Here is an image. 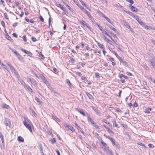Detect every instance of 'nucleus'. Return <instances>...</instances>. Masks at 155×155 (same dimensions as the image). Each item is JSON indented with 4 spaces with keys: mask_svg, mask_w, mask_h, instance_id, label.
I'll return each mask as SVG.
<instances>
[{
    "mask_svg": "<svg viewBox=\"0 0 155 155\" xmlns=\"http://www.w3.org/2000/svg\"><path fill=\"white\" fill-rule=\"evenodd\" d=\"M24 120H23V123L24 124L31 132H32L31 127L32 126V125L31 124V121L28 118L24 117Z\"/></svg>",
    "mask_w": 155,
    "mask_h": 155,
    "instance_id": "f257e3e1",
    "label": "nucleus"
},
{
    "mask_svg": "<svg viewBox=\"0 0 155 155\" xmlns=\"http://www.w3.org/2000/svg\"><path fill=\"white\" fill-rule=\"evenodd\" d=\"M87 119L88 121L90 122L91 124H92L93 126L95 127L96 129H99V127L98 125L96 124L95 122H94L93 119H92L90 115L89 114H87Z\"/></svg>",
    "mask_w": 155,
    "mask_h": 155,
    "instance_id": "f03ea898",
    "label": "nucleus"
},
{
    "mask_svg": "<svg viewBox=\"0 0 155 155\" xmlns=\"http://www.w3.org/2000/svg\"><path fill=\"white\" fill-rule=\"evenodd\" d=\"M100 146L104 151L106 150L108 148H109L108 145L104 142L103 140H101V144H100Z\"/></svg>",
    "mask_w": 155,
    "mask_h": 155,
    "instance_id": "7ed1b4c3",
    "label": "nucleus"
},
{
    "mask_svg": "<svg viewBox=\"0 0 155 155\" xmlns=\"http://www.w3.org/2000/svg\"><path fill=\"white\" fill-rule=\"evenodd\" d=\"M109 140L111 142L112 145L116 147V148L119 149V144L117 143H116L115 140L112 138H109Z\"/></svg>",
    "mask_w": 155,
    "mask_h": 155,
    "instance_id": "20e7f679",
    "label": "nucleus"
},
{
    "mask_svg": "<svg viewBox=\"0 0 155 155\" xmlns=\"http://www.w3.org/2000/svg\"><path fill=\"white\" fill-rule=\"evenodd\" d=\"M40 77L41 80L43 81V82L46 84L47 86H50V84L49 82L47 81L46 79L44 76L42 75Z\"/></svg>",
    "mask_w": 155,
    "mask_h": 155,
    "instance_id": "39448f33",
    "label": "nucleus"
},
{
    "mask_svg": "<svg viewBox=\"0 0 155 155\" xmlns=\"http://www.w3.org/2000/svg\"><path fill=\"white\" fill-rule=\"evenodd\" d=\"M118 59L119 61L121 62L126 67L128 66V64L127 62L124 60H123L122 58H121L120 57H119Z\"/></svg>",
    "mask_w": 155,
    "mask_h": 155,
    "instance_id": "423d86ee",
    "label": "nucleus"
},
{
    "mask_svg": "<svg viewBox=\"0 0 155 155\" xmlns=\"http://www.w3.org/2000/svg\"><path fill=\"white\" fill-rule=\"evenodd\" d=\"M77 110L83 116H86L87 117V114H88V113L84 111L83 110L81 109V110H79L78 109H77Z\"/></svg>",
    "mask_w": 155,
    "mask_h": 155,
    "instance_id": "0eeeda50",
    "label": "nucleus"
},
{
    "mask_svg": "<svg viewBox=\"0 0 155 155\" xmlns=\"http://www.w3.org/2000/svg\"><path fill=\"white\" fill-rule=\"evenodd\" d=\"M28 81L31 83L33 84L34 86H35L37 84L35 82V81L32 78H29L28 79Z\"/></svg>",
    "mask_w": 155,
    "mask_h": 155,
    "instance_id": "6e6552de",
    "label": "nucleus"
},
{
    "mask_svg": "<svg viewBox=\"0 0 155 155\" xmlns=\"http://www.w3.org/2000/svg\"><path fill=\"white\" fill-rule=\"evenodd\" d=\"M20 50L24 52L25 54L28 55L29 56H31L32 55V53L31 52L28 51L27 50L24 49L23 48L20 49Z\"/></svg>",
    "mask_w": 155,
    "mask_h": 155,
    "instance_id": "1a4fd4ad",
    "label": "nucleus"
},
{
    "mask_svg": "<svg viewBox=\"0 0 155 155\" xmlns=\"http://www.w3.org/2000/svg\"><path fill=\"white\" fill-rule=\"evenodd\" d=\"M107 155H113V153L111 150L108 148L104 151Z\"/></svg>",
    "mask_w": 155,
    "mask_h": 155,
    "instance_id": "9d476101",
    "label": "nucleus"
},
{
    "mask_svg": "<svg viewBox=\"0 0 155 155\" xmlns=\"http://www.w3.org/2000/svg\"><path fill=\"white\" fill-rule=\"evenodd\" d=\"M123 24L127 28H128L131 31V29L130 28V25H129V23L128 22H126L123 21Z\"/></svg>",
    "mask_w": 155,
    "mask_h": 155,
    "instance_id": "9b49d317",
    "label": "nucleus"
},
{
    "mask_svg": "<svg viewBox=\"0 0 155 155\" xmlns=\"http://www.w3.org/2000/svg\"><path fill=\"white\" fill-rule=\"evenodd\" d=\"M129 7L132 11L134 12H137L138 10L134 6L131 5L129 6Z\"/></svg>",
    "mask_w": 155,
    "mask_h": 155,
    "instance_id": "f8f14e48",
    "label": "nucleus"
},
{
    "mask_svg": "<svg viewBox=\"0 0 155 155\" xmlns=\"http://www.w3.org/2000/svg\"><path fill=\"white\" fill-rule=\"evenodd\" d=\"M103 15V17L107 21H108L111 24H113V22L112 20H111L110 18H109L107 17L106 16L104 15Z\"/></svg>",
    "mask_w": 155,
    "mask_h": 155,
    "instance_id": "ddd939ff",
    "label": "nucleus"
},
{
    "mask_svg": "<svg viewBox=\"0 0 155 155\" xmlns=\"http://www.w3.org/2000/svg\"><path fill=\"white\" fill-rule=\"evenodd\" d=\"M66 127H67L68 130L71 131L72 132L74 131L75 130L73 127L67 124H66Z\"/></svg>",
    "mask_w": 155,
    "mask_h": 155,
    "instance_id": "4468645a",
    "label": "nucleus"
},
{
    "mask_svg": "<svg viewBox=\"0 0 155 155\" xmlns=\"http://www.w3.org/2000/svg\"><path fill=\"white\" fill-rule=\"evenodd\" d=\"M56 5L58 6V7H60L64 11H66V9L63 7H62L61 4H56Z\"/></svg>",
    "mask_w": 155,
    "mask_h": 155,
    "instance_id": "2eb2a0df",
    "label": "nucleus"
},
{
    "mask_svg": "<svg viewBox=\"0 0 155 155\" xmlns=\"http://www.w3.org/2000/svg\"><path fill=\"white\" fill-rule=\"evenodd\" d=\"M88 18L92 22V23H95V22L94 18L91 15H90L89 16H88Z\"/></svg>",
    "mask_w": 155,
    "mask_h": 155,
    "instance_id": "dca6fc26",
    "label": "nucleus"
},
{
    "mask_svg": "<svg viewBox=\"0 0 155 155\" xmlns=\"http://www.w3.org/2000/svg\"><path fill=\"white\" fill-rule=\"evenodd\" d=\"M2 107L3 108H6L7 109H9L10 108L9 105L5 104H3L2 105Z\"/></svg>",
    "mask_w": 155,
    "mask_h": 155,
    "instance_id": "f3484780",
    "label": "nucleus"
},
{
    "mask_svg": "<svg viewBox=\"0 0 155 155\" xmlns=\"http://www.w3.org/2000/svg\"><path fill=\"white\" fill-rule=\"evenodd\" d=\"M152 109L150 108H148L147 109H145L144 112L145 113H147V114H149L150 113V111H151Z\"/></svg>",
    "mask_w": 155,
    "mask_h": 155,
    "instance_id": "a211bd4d",
    "label": "nucleus"
},
{
    "mask_svg": "<svg viewBox=\"0 0 155 155\" xmlns=\"http://www.w3.org/2000/svg\"><path fill=\"white\" fill-rule=\"evenodd\" d=\"M39 149L42 154H44L43 152V149L41 144H39Z\"/></svg>",
    "mask_w": 155,
    "mask_h": 155,
    "instance_id": "6ab92c4d",
    "label": "nucleus"
},
{
    "mask_svg": "<svg viewBox=\"0 0 155 155\" xmlns=\"http://www.w3.org/2000/svg\"><path fill=\"white\" fill-rule=\"evenodd\" d=\"M7 65L10 68L11 71H13L15 70L13 67L10 64H9L8 63H7Z\"/></svg>",
    "mask_w": 155,
    "mask_h": 155,
    "instance_id": "aec40b11",
    "label": "nucleus"
},
{
    "mask_svg": "<svg viewBox=\"0 0 155 155\" xmlns=\"http://www.w3.org/2000/svg\"><path fill=\"white\" fill-rule=\"evenodd\" d=\"M11 124V122L9 120H6L5 122V125L6 126H9Z\"/></svg>",
    "mask_w": 155,
    "mask_h": 155,
    "instance_id": "412c9836",
    "label": "nucleus"
},
{
    "mask_svg": "<svg viewBox=\"0 0 155 155\" xmlns=\"http://www.w3.org/2000/svg\"><path fill=\"white\" fill-rule=\"evenodd\" d=\"M18 141L21 142H23L24 141L23 138L21 136H19L18 137Z\"/></svg>",
    "mask_w": 155,
    "mask_h": 155,
    "instance_id": "4be33fe9",
    "label": "nucleus"
},
{
    "mask_svg": "<svg viewBox=\"0 0 155 155\" xmlns=\"http://www.w3.org/2000/svg\"><path fill=\"white\" fill-rule=\"evenodd\" d=\"M0 137L2 141V143L3 145H4L5 143L4 142V136H3L2 134L1 133H0Z\"/></svg>",
    "mask_w": 155,
    "mask_h": 155,
    "instance_id": "5701e85b",
    "label": "nucleus"
},
{
    "mask_svg": "<svg viewBox=\"0 0 155 155\" xmlns=\"http://www.w3.org/2000/svg\"><path fill=\"white\" fill-rule=\"evenodd\" d=\"M94 24L99 28L100 30L102 31L103 30V29H102V27L99 24H98L96 22H95Z\"/></svg>",
    "mask_w": 155,
    "mask_h": 155,
    "instance_id": "b1692460",
    "label": "nucleus"
},
{
    "mask_svg": "<svg viewBox=\"0 0 155 155\" xmlns=\"http://www.w3.org/2000/svg\"><path fill=\"white\" fill-rule=\"evenodd\" d=\"M66 82L68 84L69 86L70 87H72L73 85L71 84L70 81L68 79H67L66 80Z\"/></svg>",
    "mask_w": 155,
    "mask_h": 155,
    "instance_id": "393cba45",
    "label": "nucleus"
},
{
    "mask_svg": "<svg viewBox=\"0 0 155 155\" xmlns=\"http://www.w3.org/2000/svg\"><path fill=\"white\" fill-rule=\"evenodd\" d=\"M144 28L145 29H152L151 27L150 26H147L146 25H144L143 26Z\"/></svg>",
    "mask_w": 155,
    "mask_h": 155,
    "instance_id": "a878e982",
    "label": "nucleus"
},
{
    "mask_svg": "<svg viewBox=\"0 0 155 155\" xmlns=\"http://www.w3.org/2000/svg\"><path fill=\"white\" fill-rule=\"evenodd\" d=\"M1 65L4 68L5 70H7L8 72H9L7 67L4 64H3V63H2V64H1Z\"/></svg>",
    "mask_w": 155,
    "mask_h": 155,
    "instance_id": "bb28decb",
    "label": "nucleus"
},
{
    "mask_svg": "<svg viewBox=\"0 0 155 155\" xmlns=\"http://www.w3.org/2000/svg\"><path fill=\"white\" fill-rule=\"evenodd\" d=\"M27 88V89L28 91L31 92H32L33 91L32 89H31V88L28 86V85H26V87L25 88Z\"/></svg>",
    "mask_w": 155,
    "mask_h": 155,
    "instance_id": "cd10ccee",
    "label": "nucleus"
},
{
    "mask_svg": "<svg viewBox=\"0 0 155 155\" xmlns=\"http://www.w3.org/2000/svg\"><path fill=\"white\" fill-rule=\"evenodd\" d=\"M86 94L89 97V99H93V97L92 95L89 93L88 92H86Z\"/></svg>",
    "mask_w": 155,
    "mask_h": 155,
    "instance_id": "c85d7f7f",
    "label": "nucleus"
},
{
    "mask_svg": "<svg viewBox=\"0 0 155 155\" xmlns=\"http://www.w3.org/2000/svg\"><path fill=\"white\" fill-rule=\"evenodd\" d=\"M6 38H7L8 39V40L10 41H12L13 42V39H12V38L10 36H9L8 35H7V36H6Z\"/></svg>",
    "mask_w": 155,
    "mask_h": 155,
    "instance_id": "c756f323",
    "label": "nucleus"
},
{
    "mask_svg": "<svg viewBox=\"0 0 155 155\" xmlns=\"http://www.w3.org/2000/svg\"><path fill=\"white\" fill-rule=\"evenodd\" d=\"M98 45L100 48L103 49H104V46L102 44L100 43H98Z\"/></svg>",
    "mask_w": 155,
    "mask_h": 155,
    "instance_id": "7c9ffc66",
    "label": "nucleus"
},
{
    "mask_svg": "<svg viewBox=\"0 0 155 155\" xmlns=\"http://www.w3.org/2000/svg\"><path fill=\"white\" fill-rule=\"evenodd\" d=\"M20 82L21 84L24 86V87L25 88L26 85H27L25 83V82L22 80H21L20 81Z\"/></svg>",
    "mask_w": 155,
    "mask_h": 155,
    "instance_id": "2f4dec72",
    "label": "nucleus"
},
{
    "mask_svg": "<svg viewBox=\"0 0 155 155\" xmlns=\"http://www.w3.org/2000/svg\"><path fill=\"white\" fill-rule=\"evenodd\" d=\"M95 111L97 115L99 116H101V113L99 111L98 109L97 110H95Z\"/></svg>",
    "mask_w": 155,
    "mask_h": 155,
    "instance_id": "473e14b6",
    "label": "nucleus"
},
{
    "mask_svg": "<svg viewBox=\"0 0 155 155\" xmlns=\"http://www.w3.org/2000/svg\"><path fill=\"white\" fill-rule=\"evenodd\" d=\"M17 56L18 57V59L19 60L21 61H23V59L20 54L18 56Z\"/></svg>",
    "mask_w": 155,
    "mask_h": 155,
    "instance_id": "72a5a7b5",
    "label": "nucleus"
},
{
    "mask_svg": "<svg viewBox=\"0 0 155 155\" xmlns=\"http://www.w3.org/2000/svg\"><path fill=\"white\" fill-rule=\"evenodd\" d=\"M102 33H104L107 36H108L109 37H110V35L108 34L107 32L105 31L104 29H103L102 31Z\"/></svg>",
    "mask_w": 155,
    "mask_h": 155,
    "instance_id": "f704fd0d",
    "label": "nucleus"
},
{
    "mask_svg": "<svg viewBox=\"0 0 155 155\" xmlns=\"http://www.w3.org/2000/svg\"><path fill=\"white\" fill-rule=\"evenodd\" d=\"M35 100L38 102L39 103V104H41V101L40 100L37 98V97H35Z\"/></svg>",
    "mask_w": 155,
    "mask_h": 155,
    "instance_id": "c9c22d12",
    "label": "nucleus"
},
{
    "mask_svg": "<svg viewBox=\"0 0 155 155\" xmlns=\"http://www.w3.org/2000/svg\"><path fill=\"white\" fill-rule=\"evenodd\" d=\"M109 27L112 30H113L114 31H116L117 30L116 29L112 27L111 25H108Z\"/></svg>",
    "mask_w": 155,
    "mask_h": 155,
    "instance_id": "e433bc0d",
    "label": "nucleus"
},
{
    "mask_svg": "<svg viewBox=\"0 0 155 155\" xmlns=\"http://www.w3.org/2000/svg\"><path fill=\"white\" fill-rule=\"evenodd\" d=\"M133 16L135 18V19L137 21H139L140 19L138 16L134 15H133Z\"/></svg>",
    "mask_w": 155,
    "mask_h": 155,
    "instance_id": "4c0bfd02",
    "label": "nucleus"
},
{
    "mask_svg": "<svg viewBox=\"0 0 155 155\" xmlns=\"http://www.w3.org/2000/svg\"><path fill=\"white\" fill-rule=\"evenodd\" d=\"M85 21H80V24L81 25H82L84 27H85V25H86L85 24Z\"/></svg>",
    "mask_w": 155,
    "mask_h": 155,
    "instance_id": "58836bf2",
    "label": "nucleus"
},
{
    "mask_svg": "<svg viewBox=\"0 0 155 155\" xmlns=\"http://www.w3.org/2000/svg\"><path fill=\"white\" fill-rule=\"evenodd\" d=\"M79 8L81 9L84 12L86 10L83 7L81 6V5H80L79 6Z\"/></svg>",
    "mask_w": 155,
    "mask_h": 155,
    "instance_id": "ea45409f",
    "label": "nucleus"
},
{
    "mask_svg": "<svg viewBox=\"0 0 155 155\" xmlns=\"http://www.w3.org/2000/svg\"><path fill=\"white\" fill-rule=\"evenodd\" d=\"M12 51L17 56H18L19 54L15 50H12Z\"/></svg>",
    "mask_w": 155,
    "mask_h": 155,
    "instance_id": "a19ab883",
    "label": "nucleus"
},
{
    "mask_svg": "<svg viewBox=\"0 0 155 155\" xmlns=\"http://www.w3.org/2000/svg\"><path fill=\"white\" fill-rule=\"evenodd\" d=\"M64 4L67 7V8L70 10H71V7L69 6L66 3H65V2H63Z\"/></svg>",
    "mask_w": 155,
    "mask_h": 155,
    "instance_id": "79ce46f5",
    "label": "nucleus"
},
{
    "mask_svg": "<svg viewBox=\"0 0 155 155\" xmlns=\"http://www.w3.org/2000/svg\"><path fill=\"white\" fill-rule=\"evenodd\" d=\"M48 87L49 88L50 90L51 91V92L54 93V92L55 91L54 89L52 87Z\"/></svg>",
    "mask_w": 155,
    "mask_h": 155,
    "instance_id": "37998d69",
    "label": "nucleus"
},
{
    "mask_svg": "<svg viewBox=\"0 0 155 155\" xmlns=\"http://www.w3.org/2000/svg\"><path fill=\"white\" fill-rule=\"evenodd\" d=\"M114 125V126L115 127H116L117 128L119 127L118 125L116 123V121H114L113 123Z\"/></svg>",
    "mask_w": 155,
    "mask_h": 155,
    "instance_id": "c03bdc74",
    "label": "nucleus"
},
{
    "mask_svg": "<svg viewBox=\"0 0 155 155\" xmlns=\"http://www.w3.org/2000/svg\"><path fill=\"white\" fill-rule=\"evenodd\" d=\"M53 93L54 94V95L57 97H59L60 96V94H59L55 91Z\"/></svg>",
    "mask_w": 155,
    "mask_h": 155,
    "instance_id": "a18cd8bd",
    "label": "nucleus"
},
{
    "mask_svg": "<svg viewBox=\"0 0 155 155\" xmlns=\"http://www.w3.org/2000/svg\"><path fill=\"white\" fill-rule=\"evenodd\" d=\"M126 1L127 2H129L130 5H132L134 3V2L133 0H126Z\"/></svg>",
    "mask_w": 155,
    "mask_h": 155,
    "instance_id": "49530a36",
    "label": "nucleus"
},
{
    "mask_svg": "<svg viewBox=\"0 0 155 155\" xmlns=\"http://www.w3.org/2000/svg\"><path fill=\"white\" fill-rule=\"evenodd\" d=\"M138 22L140 25H141L143 26L144 25V23L143 21H140V20H139V21H138Z\"/></svg>",
    "mask_w": 155,
    "mask_h": 155,
    "instance_id": "de8ad7c7",
    "label": "nucleus"
},
{
    "mask_svg": "<svg viewBox=\"0 0 155 155\" xmlns=\"http://www.w3.org/2000/svg\"><path fill=\"white\" fill-rule=\"evenodd\" d=\"M31 111L32 114H33L35 117H36L37 116V114H36V113L33 110H32Z\"/></svg>",
    "mask_w": 155,
    "mask_h": 155,
    "instance_id": "09e8293b",
    "label": "nucleus"
},
{
    "mask_svg": "<svg viewBox=\"0 0 155 155\" xmlns=\"http://www.w3.org/2000/svg\"><path fill=\"white\" fill-rule=\"evenodd\" d=\"M31 40L32 41H33L34 42H35V41H37V40L36 39V38H35L34 37H31Z\"/></svg>",
    "mask_w": 155,
    "mask_h": 155,
    "instance_id": "8fccbe9b",
    "label": "nucleus"
},
{
    "mask_svg": "<svg viewBox=\"0 0 155 155\" xmlns=\"http://www.w3.org/2000/svg\"><path fill=\"white\" fill-rule=\"evenodd\" d=\"M53 72L55 74H56L58 73V71H57V69L56 68H53Z\"/></svg>",
    "mask_w": 155,
    "mask_h": 155,
    "instance_id": "3c124183",
    "label": "nucleus"
},
{
    "mask_svg": "<svg viewBox=\"0 0 155 155\" xmlns=\"http://www.w3.org/2000/svg\"><path fill=\"white\" fill-rule=\"evenodd\" d=\"M40 21L43 22H44V20L43 17L41 16L40 15L39 18Z\"/></svg>",
    "mask_w": 155,
    "mask_h": 155,
    "instance_id": "603ef678",
    "label": "nucleus"
},
{
    "mask_svg": "<svg viewBox=\"0 0 155 155\" xmlns=\"http://www.w3.org/2000/svg\"><path fill=\"white\" fill-rule=\"evenodd\" d=\"M84 13H85L87 15V16L91 15L90 12L87 10L84 12Z\"/></svg>",
    "mask_w": 155,
    "mask_h": 155,
    "instance_id": "864d4df0",
    "label": "nucleus"
},
{
    "mask_svg": "<svg viewBox=\"0 0 155 155\" xmlns=\"http://www.w3.org/2000/svg\"><path fill=\"white\" fill-rule=\"evenodd\" d=\"M107 131L109 133H111L112 134H114V132H113L110 129H108Z\"/></svg>",
    "mask_w": 155,
    "mask_h": 155,
    "instance_id": "5fc2aeb1",
    "label": "nucleus"
},
{
    "mask_svg": "<svg viewBox=\"0 0 155 155\" xmlns=\"http://www.w3.org/2000/svg\"><path fill=\"white\" fill-rule=\"evenodd\" d=\"M4 15L5 18L6 19H8V17L7 14V13H4Z\"/></svg>",
    "mask_w": 155,
    "mask_h": 155,
    "instance_id": "6e6d98bb",
    "label": "nucleus"
},
{
    "mask_svg": "<svg viewBox=\"0 0 155 155\" xmlns=\"http://www.w3.org/2000/svg\"><path fill=\"white\" fill-rule=\"evenodd\" d=\"M51 116L52 117V118L54 120H55L56 118L57 117L56 116L53 115L52 114L51 115Z\"/></svg>",
    "mask_w": 155,
    "mask_h": 155,
    "instance_id": "4d7b16f0",
    "label": "nucleus"
},
{
    "mask_svg": "<svg viewBox=\"0 0 155 155\" xmlns=\"http://www.w3.org/2000/svg\"><path fill=\"white\" fill-rule=\"evenodd\" d=\"M1 24L5 28V23L3 21H1Z\"/></svg>",
    "mask_w": 155,
    "mask_h": 155,
    "instance_id": "13d9d810",
    "label": "nucleus"
},
{
    "mask_svg": "<svg viewBox=\"0 0 155 155\" xmlns=\"http://www.w3.org/2000/svg\"><path fill=\"white\" fill-rule=\"evenodd\" d=\"M138 144L140 145V146H143V147H145V145H144L141 142H138Z\"/></svg>",
    "mask_w": 155,
    "mask_h": 155,
    "instance_id": "bf43d9fd",
    "label": "nucleus"
},
{
    "mask_svg": "<svg viewBox=\"0 0 155 155\" xmlns=\"http://www.w3.org/2000/svg\"><path fill=\"white\" fill-rule=\"evenodd\" d=\"M51 143H54L55 142V139L54 138H53L52 139H51Z\"/></svg>",
    "mask_w": 155,
    "mask_h": 155,
    "instance_id": "052dcab7",
    "label": "nucleus"
},
{
    "mask_svg": "<svg viewBox=\"0 0 155 155\" xmlns=\"http://www.w3.org/2000/svg\"><path fill=\"white\" fill-rule=\"evenodd\" d=\"M133 106L134 107H137L138 106L137 103L135 102L134 104H133Z\"/></svg>",
    "mask_w": 155,
    "mask_h": 155,
    "instance_id": "680f3d73",
    "label": "nucleus"
},
{
    "mask_svg": "<svg viewBox=\"0 0 155 155\" xmlns=\"http://www.w3.org/2000/svg\"><path fill=\"white\" fill-rule=\"evenodd\" d=\"M81 132V133L84 135V132L83 131L82 129L81 128H80L79 129H78Z\"/></svg>",
    "mask_w": 155,
    "mask_h": 155,
    "instance_id": "e2e57ef3",
    "label": "nucleus"
},
{
    "mask_svg": "<svg viewBox=\"0 0 155 155\" xmlns=\"http://www.w3.org/2000/svg\"><path fill=\"white\" fill-rule=\"evenodd\" d=\"M14 73L16 75H18V72L15 69L13 71Z\"/></svg>",
    "mask_w": 155,
    "mask_h": 155,
    "instance_id": "0e129e2a",
    "label": "nucleus"
},
{
    "mask_svg": "<svg viewBox=\"0 0 155 155\" xmlns=\"http://www.w3.org/2000/svg\"><path fill=\"white\" fill-rule=\"evenodd\" d=\"M22 38L23 39V40H24V41H25V42L27 40H26V37L24 35L22 37Z\"/></svg>",
    "mask_w": 155,
    "mask_h": 155,
    "instance_id": "69168bd1",
    "label": "nucleus"
},
{
    "mask_svg": "<svg viewBox=\"0 0 155 155\" xmlns=\"http://www.w3.org/2000/svg\"><path fill=\"white\" fill-rule=\"evenodd\" d=\"M76 74L78 75V76H81L82 75V74L80 72H77Z\"/></svg>",
    "mask_w": 155,
    "mask_h": 155,
    "instance_id": "338daca9",
    "label": "nucleus"
},
{
    "mask_svg": "<svg viewBox=\"0 0 155 155\" xmlns=\"http://www.w3.org/2000/svg\"><path fill=\"white\" fill-rule=\"evenodd\" d=\"M92 109L94 110L95 111V110H97V108H96L95 107H94V106H92Z\"/></svg>",
    "mask_w": 155,
    "mask_h": 155,
    "instance_id": "774afa93",
    "label": "nucleus"
}]
</instances>
